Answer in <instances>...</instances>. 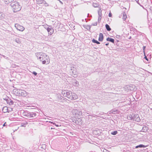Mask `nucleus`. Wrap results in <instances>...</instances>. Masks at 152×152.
Wrapping results in <instances>:
<instances>
[{"mask_svg": "<svg viewBox=\"0 0 152 152\" xmlns=\"http://www.w3.org/2000/svg\"><path fill=\"white\" fill-rule=\"evenodd\" d=\"M28 124V123L27 122H24L22 123L21 124V127H25Z\"/></svg>", "mask_w": 152, "mask_h": 152, "instance_id": "27", "label": "nucleus"}, {"mask_svg": "<svg viewBox=\"0 0 152 152\" xmlns=\"http://www.w3.org/2000/svg\"><path fill=\"white\" fill-rule=\"evenodd\" d=\"M122 14H123V19L124 20H125L127 18V15L125 12H124Z\"/></svg>", "mask_w": 152, "mask_h": 152, "instance_id": "19", "label": "nucleus"}, {"mask_svg": "<svg viewBox=\"0 0 152 152\" xmlns=\"http://www.w3.org/2000/svg\"><path fill=\"white\" fill-rule=\"evenodd\" d=\"M76 72V69H74V67L72 68L69 71L70 73H72L74 75V77H76L77 76V75L75 74Z\"/></svg>", "mask_w": 152, "mask_h": 152, "instance_id": "10", "label": "nucleus"}, {"mask_svg": "<svg viewBox=\"0 0 152 152\" xmlns=\"http://www.w3.org/2000/svg\"><path fill=\"white\" fill-rule=\"evenodd\" d=\"M105 27L107 31H110L111 30V28L110 27V26L107 24H106L105 25Z\"/></svg>", "mask_w": 152, "mask_h": 152, "instance_id": "21", "label": "nucleus"}, {"mask_svg": "<svg viewBox=\"0 0 152 152\" xmlns=\"http://www.w3.org/2000/svg\"><path fill=\"white\" fill-rule=\"evenodd\" d=\"M118 110L115 109H113V110H110V111L108 112V114H111L112 113L115 114V113H118Z\"/></svg>", "mask_w": 152, "mask_h": 152, "instance_id": "12", "label": "nucleus"}, {"mask_svg": "<svg viewBox=\"0 0 152 152\" xmlns=\"http://www.w3.org/2000/svg\"><path fill=\"white\" fill-rule=\"evenodd\" d=\"M106 40L108 41L111 42L113 43H114V39L108 37L106 39Z\"/></svg>", "mask_w": 152, "mask_h": 152, "instance_id": "15", "label": "nucleus"}, {"mask_svg": "<svg viewBox=\"0 0 152 152\" xmlns=\"http://www.w3.org/2000/svg\"><path fill=\"white\" fill-rule=\"evenodd\" d=\"M4 15L1 12H0V20L3 19L4 18Z\"/></svg>", "mask_w": 152, "mask_h": 152, "instance_id": "20", "label": "nucleus"}, {"mask_svg": "<svg viewBox=\"0 0 152 152\" xmlns=\"http://www.w3.org/2000/svg\"><path fill=\"white\" fill-rule=\"evenodd\" d=\"M84 21V19H83V20H82V21Z\"/></svg>", "mask_w": 152, "mask_h": 152, "instance_id": "51", "label": "nucleus"}, {"mask_svg": "<svg viewBox=\"0 0 152 152\" xmlns=\"http://www.w3.org/2000/svg\"><path fill=\"white\" fill-rule=\"evenodd\" d=\"M132 88H129V89L131 90H133V87L132 86Z\"/></svg>", "mask_w": 152, "mask_h": 152, "instance_id": "45", "label": "nucleus"}, {"mask_svg": "<svg viewBox=\"0 0 152 152\" xmlns=\"http://www.w3.org/2000/svg\"><path fill=\"white\" fill-rule=\"evenodd\" d=\"M53 129V128H51V129Z\"/></svg>", "mask_w": 152, "mask_h": 152, "instance_id": "55", "label": "nucleus"}, {"mask_svg": "<svg viewBox=\"0 0 152 152\" xmlns=\"http://www.w3.org/2000/svg\"><path fill=\"white\" fill-rule=\"evenodd\" d=\"M37 56H39V59L41 61H42V64H45L46 61H47V64L49 63L50 59L49 57L45 53L40 52L37 53Z\"/></svg>", "mask_w": 152, "mask_h": 152, "instance_id": "2", "label": "nucleus"}, {"mask_svg": "<svg viewBox=\"0 0 152 152\" xmlns=\"http://www.w3.org/2000/svg\"><path fill=\"white\" fill-rule=\"evenodd\" d=\"M143 52H144V55H145V48H146V47H145V46H143Z\"/></svg>", "mask_w": 152, "mask_h": 152, "instance_id": "38", "label": "nucleus"}, {"mask_svg": "<svg viewBox=\"0 0 152 152\" xmlns=\"http://www.w3.org/2000/svg\"><path fill=\"white\" fill-rule=\"evenodd\" d=\"M42 3H43L45 4V7L49 6V4L46 3V1L45 0H42Z\"/></svg>", "mask_w": 152, "mask_h": 152, "instance_id": "26", "label": "nucleus"}, {"mask_svg": "<svg viewBox=\"0 0 152 152\" xmlns=\"http://www.w3.org/2000/svg\"><path fill=\"white\" fill-rule=\"evenodd\" d=\"M59 2H60V3L61 4H63V3H62V2L61 1H60V0H59Z\"/></svg>", "mask_w": 152, "mask_h": 152, "instance_id": "47", "label": "nucleus"}, {"mask_svg": "<svg viewBox=\"0 0 152 152\" xmlns=\"http://www.w3.org/2000/svg\"><path fill=\"white\" fill-rule=\"evenodd\" d=\"M92 42H93L96 43L97 44H100V42L96 40H95V39H93L92 40Z\"/></svg>", "mask_w": 152, "mask_h": 152, "instance_id": "25", "label": "nucleus"}, {"mask_svg": "<svg viewBox=\"0 0 152 152\" xmlns=\"http://www.w3.org/2000/svg\"><path fill=\"white\" fill-rule=\"evenodd\" d=\"M83 26L87 30H90L91 29V26L89 25H83Z\"/></svg>", "mask_w": 152, "mask_h": 152, "instance_id": "23", "label": "nucleus"}, {"mask_svg": "<svg viewBox=\"0 0 152 152\" xmlns=\"http://www.w3.org/2000/svg\"><path fill=\"white\" fill-rule=\"evenodd\" d=\"M4 99L5 100L7 104L9 105H12L14 103L13 101L7 96L5 98H4Z\"/></svg>", "mask_w": 152, "mask_h": 152, "instance_id": "8", "label": "nucleus"}, {"mask_svg": "<svg viewBox=\"0 0 152 152\" xmlns=\"http://www.w3.org/2000/svg\"><path fill=\"white\" fill-rule=\"evenodd\" d=\"M50 26H45V28L47 30V28H49Z\"/></svg>", "mask_w": 152, "mask_h": 152, "instance_id": "43", "label": "nucleus"}, {"mask_svg": "<svg viewBox=\"0 0 152 152\" xmlns=\"http://www.w3.org/2000/svg\"><path fill=\"white\" fill-rule=\"evenodd\" d=\"M145 57H144V58L145 59L148 61V58H147V56H146L145 55H145H144Z\"/></svg>", "mask_w": 152, "mask_h": 152, "instance_id": "39", "label": "nucleus"}, {"mask_svg": "<svg viewBox=\"0 0 152 152\" xmlns=\"http://www.w3.org/2000/svg\"><path fill=\"white\" fill-rule=\"evenodd\" d=\"M17 93L20 96L26 97L28 95V93L25 91L22 90H19L18 91Z\"/></svg>", "mask_w": 152, "mask_h": 152, "instance_id": "5", "label": "nucleus"}, {"mask_svg": "<svg viewBox=\"0 0 152 152\" xmlns=\"http://www.w3.org/2000/svg\"><path fill=\"white\" fill-rule=\"evenodd\" d=\"M37 1L39 4H42V0H37Z\"/></svg>", "mask_w": 152, "mask_h": 152, "instance_id": "33", "label": "nucleus"}, {"mask_svg": "<svg viewBox=\"0 0 152 152\" xmlns=\"http://www.w3.org/2000/svg\"><path fill=\"white\" fill-rule=\"evenodd\" d=\"M10 6L13 9V12H15L19 11L21 10V7L19 3L16 1L12 2Z\"/></svg>", "mask_w": 152, "mask_h": 152, "instance_id": "4", "label": "nucleus"}, {"mask_svg": "<svg viewBox=\"0 0 152 152\" xmlns=\"http://www.w3.org/2000/svg\"><path fill=\"white\" fill-rule=\"evenodd\" d=\"M103 39L104 37L103 34L102 33H100L99 34L98 40L100 42H102L103 40Z\"/></svg>", "mask_w": 152, "mask_h": 152, "instance_id": "13", "label": "nucleus"}, {"mask_svg": "<svg viewBox=\"0 0 152 152\" xmlns=\"http://www.w3.org/2000/svg\"><path fill=\"white\" fill-rule=\"evenodd\" d=\"M49 123H51V124H53V122H51V121H49Z\"/></svg>", "mask_w": 152, "mask_h": 152, "instance_id": "48", "label": "nucleus"}, {"mask_svg": "<svg viewBox=\"0 0 152 152\" xmlns=\"http://www.w3.org/2000/svg\"><path fill=\"white\" fill-rule=\"evenodd\" d=\"M89 112H88L87 111H85V113L86 114V115L87 114H90V113H89Z\"/></svg>", "mask_w": 152, "mask_h": 152, "instance_id": "41", "label": "nucleus"}, {"mask_svg": "<svg viewBox=\"0 0 152 152\" xmlns=\"http://www.w3.org/2000/svg\"><path fill=\"white\" fill-rule=\"evenodd\" d=\"M32 74L34 75L35 76H36L37 75V73L36 72H35V71H34L33 72H32Z\"/></svg>", "mask_w": 152, "mask_h": 152, "instance_id": "37", "label": "nucleus"}, {"mask_svg": "<svg viewBox=\"0 0 152 152\" xmlns=\"http://www.w3.org/2000/svg\"><path fill=\"white\" fill-rule=\"evenodd\" d=\"M4 3L6 4H8L9 3L14 1L15 0H2Z\"/></svg>", "mask_w": 152, "mask_h": 152, "instance_id": "16", "label": "nucleus"}, {"mask_svg": "<svg viewBox=\"0 0 152 152\" xmlns=\"http://www.w3.org/2000/svg\"><path fill=\"white\" fill-rule=\"evenodd\" d=\"M102 10L101 8H100L98 11V14L99 15V17H101L102 16Z\"/></svg>", "mask_w": 152, "mask_h": 152, "instance_id": "24", "label": "nucleus"}, {"mask_svg": "<svg viewBox=\"0 0 152 152\" xmlns=\"http://www.w3.org/2000/svg\"><path fill=\"white\" fill-rule=\"evenodd\" d=\"M57 97L59 99H61L62 96L61 95L59 94L57 95Z\"/></svg>", "mask_w": 152, "mask_h": 152, "instance_id": "32", "label": "nucleus"}, {"mask_svg": "<svg viewBox=\"0 0 152 152\" xmlns=\"http://www.w3.org/2000/svg\"><path fill=\"white\" fill-rule=\"evenodd\" d=\"M12 109L11 108H8L6 106L3 107L2 111L4 113H9L11 111V110H12Z\"/></svg>", "mask_w": 152, "mask_h": 152, "instance_id": "9", "label": "nucleus"}, {"mask_svg": "<svg viewBox=\"0 0 152 152\" xmlns=\"http://www.w3.org/2000/svg\"><path fill=\"white\" fill-rule=\"evenodd\" d=\"M147 147V146L145 145L142 144H140L139 145H137L135 147V148H145Z\"/></svg>", "mask_w": 152, "mask_h": 152, "instance_id": "18", "label": "nucleus"}, {"mask_svg": "<svg viewBox=\"0 0 152 152\" xmlns=\"http://www.w3.org/2000/svg\"><path fill=\"white\" fill-rule=\"evenodd\" d=\"M30 116L29 118H34L36 117L37 116V114L36 113H34V112H30Z\"/></svg>", "mask_w": 152, "mask_h": 152, "instance_id": "14", "label": "nucleus"}, {"mask_svg": "<svg viewBox=\"0 0 152 152\" xmlns=\"http://www.w3.org/2000/svg\"><path fill=\"white\" fill-rule=\"evenodd\" d=\"M116 41H117V42H118V41H118V40H116Z\"/></svg>", "mask_w": 152, "mask_h": 152, "instance_id": "52", "label": "nucleus"}, {"mask_svg": "<svg viewBox=\"0 0 152 152\" xmlns=\"http://www.w3.org/2000/svg\"><path fill=\"white\" fill-rule=\"evenodd\" d=\"M15 41L18 44H20V41L19 39L18 38L15 39Z\"/></svg>", "mask_w": 152, "mask_h": 152, "instance_id": "30", "label": "nucleus"}, {"mask_svg": "<svg viewBox=\"0 0 152 152\" xmlns=\"http://www.w3.org/2000/svg\"><path fill=\"white\" fill-rule=\"evenodd\" d=\"M121 37L119 35H116V38L118 39H120Z\"/></svg>", "mask_w": 152, "mask_h": 152, "instance_id": "31", "label": "nucleus"}, {"mask_svg": "<svg viewBox=\"0 0 152 152\" xmlns=\"http://www.w3.org/2000/svg\"><path fill=\"white\" fill-rule=\"evenodd\" d=\"M110 134L112 135H115L118 134V132L117 131H114L112 132H111Z\"/></svg>", "mask_w": 152, "mask_h": 152, "instance_id": "28", "label": "nucleus"}, {"mask_svg": "<svg viewBox=\"0 0 152 152\" xmlns=\"http://www.w3.org/2000/svg\"><path fill=\"white\" fill-rule=\"evenodd\" d=\"M101 19V17H99L98 18V22L99 23H100Z\"/></svg>", "mask_w": 152, "mask_h": 152, "instance_id": "35", "label": "nucleus"}, {"mask_svg": "<svg viewBox=\"0 0 152 152\" xmlns=\"http://www.w3.org/2000/svg\"><path fill=\"white\" fill-rule=\"evenodd\" d=\"M62 94L64 96L71 100H75L77 98V95L74 93H72L70 91L64 90L62 91Z\"/></svg>", "mask_w": 152, "mask_h": 152, "instance_id": "1", "label": "nucleus"}, {"mask_svg": "<svg viewBox=\"0 0 152 152\" xmlns=\"http://www.w3.org/2000/svg\"><path fill=\"white\" fill-rule=\"evenodd\" d=\"M127 119L129 120L135 121L138 122L140 121V119L138 114L131 113L127 116Z\"/></svg>", "mask_w": 152, "mask_h": 152, "instance_id": "3", "label": "nucleus"}, {"mask_svg": "<svg viewBox=\"0 0 152 152\" xmlns=\"http://www.w3.org/2000/svg\"><path fill=\"white\" fill-rule=\"evenodd\" d=\"M85 20H86V22H87V20H86V19H85Z\"/></svg>", "mask_w": 152, "mask_h": 152, "instance_id": "50", "label": "nucleus"}, {"mask_svg": "<svg viewBox=\"0 0 152 152\" xmlns=\"http://www.w3.org/2000/svg\"><path fill=\"white\" fill-rule=\"evenodd\" d=\"M99 6V4L97 3H93V6L94 7H97Z\"/></svg>", "mask_w": 152, "mask_h": 152, "instance_id": "29", "label": "nucleus"}, {"mask_svg": "<svg viewBox=\"0 0 152 152\" xmlns=\"http://www.w3.org/2000/svg\"><path fill=\"white\" fill-rule=\"evenodd\" d=\"M109 45V43H107L105 44L106 46H107Z\"/></svg>", "mask_w": 152, "mask_h": 152, "instance_id": "49", "label": "nucleus"}, {"mask_svg": "<svg viewBox=\"0 0 152 152\" xmlns=\"http://www.w3.org/2000/svg\"><path fill=\"white\" fill-rule=\"evenodd\" d=\"M6 122H5V123H4V124H3V126H5L6 125Z\"/></svg>", "mask_w": 152, "mask_h": 152, "instance_id": "46", "label": "nucleus"}, {"mask_svg": "<svg viewBox=\"0 0 152 152\" xmlns=\"http://www.w3.org/2000/svg\"><path fill=\"white\" fill-rule=\"evenodd\" d=\"M74 81V83H75L76 84V85L77 84H78V82L76 80H75Z\"/></svg>", "mask_w": 152, "mask_h": 152, "instance_id": "42", "label": "nucleus"}, {"mask_svg": "<svg viewBox=\"0 0 152 152\" xmlns=\"http://www.w3.org/2000/svg\"><path fill=\"white\" fill-rule=\"evenodd\" d=\"M47 30L49 34L50 35H51L54 32V30L51 26H50L49 28H47Z\"/></svg>", "mask_w": 152, "mask_h": 152, "instance_id": "11", "label": "nucleus"}, {"mask_svg": "<svg viewBox=\"0 0 152 152\" xmlns=\"http://www.w3.org/2000/svg\"><path fill=\"white\" fill-rule=\"evenodd\" d=\"M148 129V127L145 126H143L142 129V131L144 132H147Z\"/></svg>", "mask_w": 152, "mask_h": 152, "instance_id": "17", "label": "nucleus"}, {"mask_svg": "<svg viewBox=\"0 0 152 152\" xmlns=\"http://www.w3.org/2000/svg\"><path fill=\"white\" fill-rule=\"evenodd\" d=\"M21 113H22V115L23 116L26 117L27 118H29L30 112L27 111H24V110H21Z\"/></svg>", "mask_w": 152, "mask_h": 152, "instance_id": "7", "label": "nucleus"}, {"mask_svg": "<svg viewBox=\"0 0 152 152\" xmlns=\"http://www.w3.org/2000/svg\"><path fill=\"white\" fill-rule=\"evenodd\" d=\"M2 56L5 58H6V59H7L8 58V57H6V56H4V55H3Z\"/></svg>", "mask_w": 152, "mask_h": 152, "instance_id": "44", "label": "nucleus"}, {"mask_svg": "<svg viewBox=\"0 0 152 152\" xmlns=\"http://www.w3.org/2000/svg\"><path fill=\"white\" fill-rule=\"evenodd\" d=\"M97 22H95L94 23H93L92 24V26H97Z\"/></svg>", "mask_w": 152, "mask_h": 152, "instance_id": "36", "label": "nucleus"}, {"mask_svg": "<svg viewBox=\"0 0 152 152\" xmlns=\"http://www.w3.org/2000/svg\"><path fill=\"white\" fill-rule=\"evenodd\" d=\"M75 114L76 115L77 114L78 115H81L82 113L79 110H75Z\"/></svg>", "mask_w": 152, "mask_h": 152, "instance_id": "22", "label": "nucleus"}, {"mask_svg": "<svg viewBox=\"0 0 152 152\" xmlns=\"http://www.w3.org/2000/svg\"><path fill=\"white\" fill-rule=\"evenodd\" d=\"M90 115H88L87 116H89Z\"/></svg>", "mask_w": 152, "mask_h": 152, "instance_id": "54", "label": "nucleus"}, {"mask_svg": "<svg viewBox=\"0 0 152 152\" xmlns=\"http://www.w3.org/2000/svg\"><path fill=\"white\" fill-rule=\"evenodd\" d=\"M108 16L110 17H111L112 16V14L111 13V12H110L108 15Z\"/></svg>", "mask_w": 152, "mask_h": 152, "instance_id": "40", "label": "nucleus"}, {"mask_svg": "<svg viewBox=\"0 0 152 152\" xmlns=\"http://www.w3.org/2000/svg\"><path fill=\"white\" fill-rule=\"evenodd\" d=\"M137 3H138V4H139L140 5V4L139 3L137 2Z\"/></svg>", "mask_w": 152, "mask_h": 152, "instance_id": "53", "label": "nucleus"}, {"mask_svg": "<svg viewBox=\"0 0 152 152\" xmlns=\"http://www.w3.org/2000/svg\"><path fill=\"white\" fill-rule=\"evenodd\" d=\"M53 125H55V126H56L57 127H58L59 126H60L61 125H59V124H56V123H55L54 122H53Z\"/></svg>", "mask_w": 152, "mask_h": 152, "instance_id": "34", "label": "nucleus"}, {"mask_svg": "<svg viewBox=\"0 0 152 152\" xmlns=\"http://www.w3.org/2000/svg\"><path fill=\"white\" fill-rule=\"evenodd\" d=\"M15 26L16 28L19 31H23L25 29L23 26H21L18 23L15 24Z\"/></svg>", "mask_w": 152, "mask_h": 152, "instance_id": "6", "label": "nucleus"}]
</instances>
